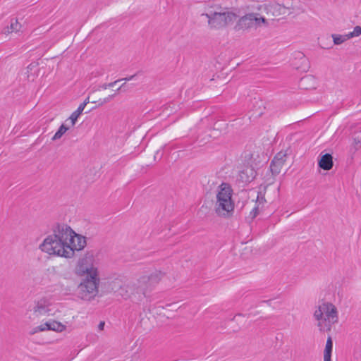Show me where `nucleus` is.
<instances>
[{
  "mask_svg": "<svg viewBox=\"0 0 361 361\" xmlns=\"http://www.w3.org/2000/svg\"><path fill=\"white\" fill-rule=\"evenodd\" d=\"M259 214V206L258 205H256L253 209L250 212V216L252 218V219H255L257 214Z\"/></svg>",
  "mask_w": 361,
  "mask_h": 361,
  "instance_id": "5701e85b",
  "label": "nucleus"
},
{
  "mask_svg": "<svg viewBox=\"0 0 361 361\" xmlns=\"http://www.w3.org/2000/svg\"><path fill=\"white\" fill-rule=\"evenodd\" d=\"M39 331H40L37 330V326H36V327L33 328L32 330L30 331V334L32 335V334H36L37 332H39Z\"/></svg>",
  "mask_w": 361,
  "mask_h": 361,
  "instance_id": "2f4dec72",
  "label": "nucleus"
},
{
  "mask_svg": "<svg viewBox=\"0 0 361 361\" xmlns=\"http://www.w3.org/2000/svg\"><path fill=\"white\" fill-rule=\"evenodd\" d=\"M135 76V75H131V76H130V77H129V78H123V79H121V80H119V81H120V80H124V81H126H126H129V80H132ZM118 82V80H116V81H114V82H113L108 83V86H109V87H114V85H115Z\"/></svg>",
  "mask_w": 361,
  "mask_h": 361,
  "instance_id": "4be33fe9",
  "label": "nucleus"
},
{
  "mask_svg": "<svg viewBox=\"0 0 361 361\" xmlns=\"http://www.w3.org/2000/svg\"><path fill=\"white\" fill-rule=\"evenodd\" d=\"M286 154L283 152H279L276 154L270 165V170L273 175H277L281 172L286 162Z\"/></svg>",
  "mask_w": 361,
  "mask_h": 361,
  "instance_id": "1a4fd4ad",
  "label": "nucleus"
},
{
  "mask_svg": "<svg viewBox=\"0 0 361 361\" xmlns=\"http://www.w3.org/2000/svg\"><path fill=\"white\" fill-rule=\"evenodd\" d=\"M147 280V278L140 276L133 279H116L111 281L109 286L116 296L133 303H139L146 297Z\"/></svg>",
  "mask_w": 361,
  "mask_h": 361,
  "instance_id": "7ed1b4c3",
  "label": "nucleus"
},
{
  "mask_svg": "<svg viewBox=\"0 0 361 361\" xmlns=\"http://www.w3.org/2000/svg\"><path fill=\"white\" fill-rule=\"evenodd\" d=\"M94 261L93 255L86 253L78 259L74 268V274L82 278L77 288V294L83 301H92L99 295L100 278Z\"/></svg>",
  "mask_w": 361,
  "mask_h": 361,
  "instance_id": "f03ea898",
  "label": "nucleus"
},
{
  "mask_svg": "<svg viewBox=\"0 0 361 361\" xmlns=\"http://www.w3.org/2000/svg\"><path fill=\"white\" fill-rule=\"evenodd\" d=\"M90 102V98L87 97L85 101L82 102L83 104L86 106V105Z\"/></svg>",
  "mask_w": 361,
  "mask_h": 361,
  "instance_id": "473e14b6",
  "label": "nucleus"
},
{
  "mask_svg": "<svg viewBox=\"0 0 361 361\" xmlns=\"http://www.w3.org/2000/svg\"><path fill=\"white\" fill-rule=\"evenodd\" d=\"M319 166L326 171H329L333 167V157L330 154L322 155L318 162Z\"/></svg>",
  "mask_w": 361,
  "mask_h": 361,
  "instance_id": "f8f14e48",
  "label": "nucleus"
},
{
  "mask_svg": "<svg viewBox=\"0 0 361 361\" xmlns=\"http://www.w3.org/2000/svg\"><path fill=\"white\" fill-rule=\"evenodd\" d=\"M123 86V85H122L121 87H119L118 90H121Z\"/></svg>",
  "mask_w": 361,
  "mask_h": 361,
  "instance_id": "f704fd0d",
  "label": "nucleus"
},
{
  "mask_svg": "<svg viewBox=\"0 0 361 361\" xmlns=\"http://www.w3.org/2000/svg\"><path fill=\"white\" fill-rule=\"evenodd\" d=\"M66 329V325L56 320H51V331L56 332H62Z\"/></svg>",
  "mask_w": 361,
  "mask_h": 361,
  "instance_id": "6ab92c4d",
  "label": "nucleus"
},
{
  "mask_svg": "<svg viewBox=\"0 0 361 361\" xmlns=\"http://www.w3.org/2000/svg\"><path fill=\"white\" fill-rule=\"evenodd\" d=\"M87 245L86 238L75 233L70 226L57 223L53 225L51 233L39 245V249L51 257L71 259L75 252L82 250Z\"/></svg>",
  "mask_w": 361,
  "mask_h": 361,
  "instance_id": "f257e3e1",
  "label": "nucleus"
},
{
  "mask_svg": "<svg viewBox=\"0 0 361 361\" xmlns=\"http://www.w3.org/2000/svg\"><path fill=\"white\" fill-rule=\"evenodd\" d=\"M44 326H46V330H51V320L47 322L44 323Z\"/></svg>",
  "mask_w": 361,
  "mask_h": 361,
  "instance_id": "c85d7f7f",
  "label": "nucleus"
},
{
  "mask_svg": "<svg viewBox=\"0 0 361 361\" xmlns=\"http://www.w3.org/2000/svg\"><path fill=\"white\" fill-rule=\"evenodd\" d=\"M85 108V104H83L82 103H81L79 106L78 107V109L75 111H76L77 113H78L79 114H82V111H84Z\"/></svg>",
  "mask_w": 361,
  "mask_h": 361,
  "instance_id": "a878e982",
  "label": "nucleus"
},
{
  "mask_svg": "<svg viewBox=\"0 0 361 361\" xmlns=\"http://www.w3.org/2000/svg\"><path fill=\"white\" fill-rule=\"evenodd\" d=\"M352 37H353V32L346 35H332V38L335 44H341Z\"/></svg>",
  "mask_w": 361,
  "mask_h": 361,
  "instance_id": "f3484780",
  "label": "nucleus"
},
{
  "mask_svg": "<svg viewBox=\"0 0 361 361\" xmlns=\"http://www.w3.org/2000/svg\"><path fill=\"white\" fill-rule=\"evenodd\" d=\"M164 275L165 274L163 271L156 270L149 274L140 275V277L147 278V280L146 281V288L148 290L151 283H159L163 279Z\"/></svg>",
  "mask_w": 361,
  "mask_h": 361,
  "instance_id": "9b49d317",
  "label": "nucleus"
},
{
  "mask_svg": "<svg viewBox=\"0 0 361 361\" xmlns=\"http://www.w3.org/2000/svg\"><path fill=\"white\" fill-rule=\"evenodd\" d=\"M69 129L68 127H67L66 125L62 124L59 130L56 132L54 135L52 137L51 140L56 141L59 140L65 133Z\"/></svg>",
  "mask_w": 361,
  "mask_h": 361,
  "instance_id": "a211bd4d",
  "label": "nucleus"
},
{
  "mask_svg": "<svg viewBox=\"0 0 361 361\" xmlns=\"http://www.w3.org/2000/svg\"><path fill=\"white\" fill-rule=\"evenodd\" d=\"M232 188L226 183H222L217 189L214 210L216 214L222 218H229L234 211V202L232 200Z\"/></svg>",
  "mask_w": 361,
  "mask_h": 361,
  "instance_id": "20e7f679",
  "label": "nucleus"
},
{
  "mask_svg": "<svg viewBox=\"0 0 361 361\" xmlns=\"http://www.w3.org/2000/svg\"><path fill=\"white\" fill-rule=\"evenodd\" d=\"M267 11L273 16H280L291 13L294 10L293 0H283L280 4L276 1H271L267 4H259V2H251L246 6L247 11Z\"/></svg>",
  "mask_w": 361,
  "mask_h": 361,
  "instance_id": "0eeeda50",
  "label": "nucleus"
},
{
  "mask_svg": "<svg viewBox=\"0 0 361 361\" xmlns=\"http://www.w3.org/2000/svg\"><path fill=\"white\" fill-rule=\"evenodd\" d=\"M242 16H238L236 19L233 29L237 32H248L251 30H256L264 26H268V20L260 16L258 11H249Z\"/></svg>",
  "mask_w": 361,
  "mask_h": 361,
  "instance_id": "39448f33",
  "label": "nucleus"
},
{
  "mask_svg": "<svg viewBox=\"0 0 361 361\" xmlns=\"http://www.w3.org/2000/svg\"><path fill=\"white\" fill-rule=\"evenodd\" d=\"M266 202V200L264 197V195L261 192H259L257 195L256 203L259 206V204H264V202Z\"/></svg>",
  "mask_w": 361,
  "mask_h": 361,
  "instance_id": "b1692460",
  "label": "nucleus"
},
{
  "mask_svg": "<svg viewBox=\"0 0 361 361\" xmlns=\"http://www.w3.org/2000/svg\"><path fill=\"white\" fill-rule=\"evenodd\" d=\"M333 348V343L331 338L329 337L326 343V346L324 352V361H331V351Z\"/></svg>",
  "mask_w": 361,
  "mask_h": 361,
  "instance_id": "dca6fc26",
  "label": "nucleus"
},
{
  "mask_svg": "<svg viewBox=\"0 0 361 361\" xmlns=\"http://www.w3.org/2000/svg\"><path fill=\"white\" fill-rule=\"evenodd\" d=\"M114 96H115V94H112V95H110L108 97L104 99V100L101 102V104H103L104 103H106V102H109Z\"/></svg>",
  "mask_w": 361,
  "mask_h": 361,
  "instance_id": "cd10ccee",
  "label": "nucleus"
},
{
  "mask_svg": "<svg viewBox=\"0 0 361 361\" xmlns=\"http://www.w3.org/2000/svg\"><path fill=\"white\" fill-rule=\"evenodd\" d=\"M104 325H105V322L102 321L99 322V325H98V329L100 331H102L104 328Z\"/></svg>",
  "mask_w": 361,
  "mask_h": 361,
  "instance_id": "7c9ffc66",
  "label": "nucleus"
},
{
  "mask_svg": "<svg viewBox=\"0 0 361 361\" xmlns=\"http://www.w3.org/2000/svg\"><path fill=\"white\" fill-rule=\"evenodd\" d=\"M255 176V172L253 169L247 167L240 173V179L243 182H251Z\"/></svg>",
  "mask_w": 361,
  "mask_h": 361,
  "instance_id": "4468645a",
  "label": "nucleus"
},
{
  "mask_svg": "<svg viewBox=\"0 0 361 361\" xmlns=\"http://www.w3.org/2000/svg\"><path fill=\"white\" fill-rule=\"evenodd\" d=\"M21 27L20 23L17 19H12L11 21L10 26L8 27V32H16L20 30Z\"/></svg>",
  "mask_w": 361,
  "mask_h": 361,
  "instance_id": "aec40b11",
  "label": "nucleus"
},
{
  "mask_svg": "<svg viewBox=\"0 0 361 361\" xmlns=\"http://www.w3.org/2000/svg\"><path fill=\"white\" fill-rule=\"evenodd\" d=\"M295 59H300V61L301 62V64L300 66H297L296 64H293V66L297 69H300L302 71H306L307 70V68H309V65H308V60L305 57V56L303 54L298 52L295 55Z\"/></svg>",
  "mask_w": 361,
  "mask_h": 361,
  "instance_id": "2eb2a0df",
  "label": "nucleus"
},
{
  "mask_svg": "<svg viewBox=\"0 0 361 361\" xmlns=\"http://www.w3.org/2000/svg\"><path fill=\"white\" fill-rule=\"evenodd\" d=\"M80 116V114H78V113H77L76 111H73V112L71 114L70 117L68 118V120H70V121H71V126H75V123H76V121H77V120H78V117H79Z\"/></svg>",
  "mask_w": 361,
  "mask_h": 361,
  "instance_id": "412c9836",
  "label": "nucleus"
},
{
  "mask_svg": "<svg viewBox=\"0 0 361 361\" xmlns=\"http://www.w3.org/2000/svg\"><path fill=\"white\" fill-rule=\"evenodd\" d=\"M33 314L37 317L45 315L49 312V303L45 299H41L35 302Z\"/></svg>",
  "mask_w": 361,
  "mask_h": 361,
  "instance_id": "9d476101",
  "label": "nucleus"
},
{
  "mask_svg": "<svg viewBox=\"0 0 361 361\" xmlns=\"http://www.w3.org/2000/svg\"><path fill=\"white\" fill-rule=\"evenodd\" d=\"M354 32H355V34L353 33V36L359 35L361 33V27L359 26H356L354 29Z\"/></svg>",
  "mask_w": 361,
  "mask_h": 361,
  "instance_id": "bb28decb",
  "label": "nucleus"
},
{
  "mask_svg": "<svg viewBox=\"0 0 361 361\" xmlns=\"http://www.w3.org/2000/svg\"><path fill=\"white\" fill-rule=\"evenodd\" d=\"M208 19V24L212 29H221L236 20L238 15L233 11L224 8L219 12L202 13Z\"/></svg>",
  "mask_w": 361,
  "mask_h": 361,
  "instance_id": "6e6552de",
  "label": "nucleus"
},
{
  "mask_svg": "<svg viewBox=\"0 0 361 361\" xmlns=\"http://www.w3.org/2000/svg\"><path fill=\"white\" fill-rule=\"evenodd\" d=\"M314 317L318 321L317 326L321 331H330L331 326L337 323L338 319L337 308L330 302L320 305L315 310Z\"/></svg>",
  "mask_w": 361,
  "mask_h": 361,
  "instance_id": "423d86ee",
  "label": "nucleus"
},
{
  "mask_svg": "<svg viewBox=\"0 0 361 361\" xmlns=\"http://www.w3.org/2000/svg\"><path fill=\"white\" fill-rule=\"evenodd\" d=\"M109 87L108 86V83L107 84H103L102 86H101V88L104 89V90H106L107 88H109Z\"/></svg>",
  "mask_w": 361,
  "mask_h": 361,
  "instance_id": "72a5a7b5",
  "label": "nucleus"
},
{
  "mask_svg": "<svg viewBox=\"0 0 361 361\" xmlns=\"http://www.w3.org/2000/svg\"><path fill=\"white\" fill-rule=\"evenodd\" d=\"M353 145H354L355 150H357L361 145V141L358 138H354L353 139Z\"/></svg>",
  "mask_w": 361,
  "mask_h": 361,
  "instance_id": "393cba45",
  "label": "nucleus"
},
{
  "mask_svg": "<svg viewBox=\"0 0 361 361\" xmlns=\"http://www.w3.org/2000/svg\"><path fill=\"white\" fill-rule=\"evenodd\" d=\"M37 330H39L40 331H47L46 330V326H44V323L41 324V325H39V326H37Z\"/></svg>",
  "mask_w": 361,
  "mask_h": 361,
  "instance_id": "c756f323",
  "label": "nucleus"
},
{
  "mask_svg": "<svg viewBox=\"0 0 361 361\" xmlns=\"http://www.w3.org/2000/svg\"><path fill=\"white\" fill-rule=\"evenodd\" d=\"M316 79L312 75H307L301 78L300 86L305 90H312L316 87Z\"/></svg>",
  "mask_w": 361,
  "mask_h": 361,
  "instance_id": "ddd939ff",
  "label": "nucleus"
}]
</instances>
